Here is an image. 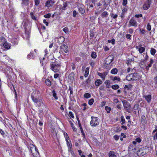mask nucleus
Segmentation results:
<instances>
[{"label":"nucleus","instance_id":"f257e3e1","mask_svg":"<svg viewBox=\"0 0 157 157\" xmlns=\"http://www.w3.org/2000/svg\"><path fill=\"white\" fill-rule=\"evenodd\" d=\"M0 41L1 44L2 45V49H4L3 48H4V50L5 51L8 50L10 48V44L7 42L4 37L2 36L0 37Z\"/></svg>","mask_w":157,"mask_h":157},{"label":"nucleus","instance_id":"f03ea898","mask_svg":"<svg viewBox=\"0 0 157 157\" xmlns=\"http://www.w3.org/2000/svg\"><path fill=\"white\" fill-rule=\"evenodd\" d=\"M50 69L55 73L58 72L60 69L61 66L56 62L52 63L50 64Z\"/></svg>","mask_w":157,"mask_h":157},{"label":"nucleus","instance_id":"7ed1b4c3","mask_svg":"<svg viewBox=\"0 0 157 157\" xmlns=\"http://www.w3.org/2000/svg\"><path fill=\"white\" fill-rule=\"evenodd\" d=\"M24 27L25 30L26 34L29 35L30 33L31 26L27 21L24 20L22 22Z\"/></svg>","mask_w":157,"mask_h":157},{"label":"nucleus","instance_id":"20e7f679","mask_svg":"<svg viewBox=\"0 0 157 157\" xmlns=\"http://www.w3.org/2000/svg\"><path fill=\"white\" fill-rule=\"evenodd\" d=\"M126 79L128 81L136 80L139 79L136 73H133L129 74L126 77Z\"/></svg>","mask_w":157,"mask_h":157},{"label":"nucleus","instance_id":"39448f33","mask_svg":"<svg viewBox=\"0 0 157 157\" xmlns=\"http://www.w3.org/2000/svg\"><path fill=\"white\" fill-rule=\"evenodd\" d=\"M90 122V124L91 126L96 127L99 124V121L98 117L92 116Z\"/></svg>","mask_w":157,"mask_h":157},{"label":"nucleus","instance_id":"423d86ee","mask_svg":"<svg viewBox=\"0 0 157 157\" xmlns=\"http://www.w3.org/2000/svg\"><path fill=\"white\" fill-rule=\"evenodd\" d=\"M122 101L125 110L129 113H130L129 111L131 108L130 104L125 100H122Z\"/></svg>","mask_w":157,"mask_h":157},{"label":"nucleus","instance_id":"0eeeda50","mask_svg":"<svg viewBox=\"0 0 157 157\" xmlns=\"http://www.w3.org/2000/svg\"><path fill=\"white\" fill-rule=\"evenodd\" d=\"M137 26V24L136 20L133 17H132L129 20L128 26L130 27L131 26L136 27Z\"/></svg>","mask_w":157,"mask_h":157},{"label":"nucleus","instance_id":"6e6552de","mask_svg":"<svg viewBox=\"0 0 157 157\" xmlns=\"http://www.w3.org/2000/svg\"><path fill=\"white\" fill-rule=\"evenodd\" d=\"M147 147L142 148L138 151V154L140 156H144L147 153L146 150Z\"/></svg>","mask_w":157,"mask_h":157},{"label":"nucleus","instance_id":"1a4fd4ad","mask_svg":"<svg viewBox=\"0 0 157 157\" xmlns=\"http://www.w3.org/2000/svg\"><path fill=\"white\" fill-rule=\"evenodd\" d=\"M61 52L63 53H67L68 52V48L67 46L63 44L60 47Z\"/></svg>","mask_w":157,"mask_h":157},{"label":"nucleus","instance_id":"9d476101","mask_svg":"<svg viewBox=\"0 0 157 157\" xmlns=\"http://www.w3.org/2000/svg\"><path fill=\"white\" fill-rule=\"evenodd\" d=\"M152 0H147L144 4L143 8L144 10H147L148 9L151 3Z\"/></svg>","mask_w":157,"mask_h":157},{"label":"nucleus","instance_id":"9b49d317","mask_svg":"<svg viewBox=\"0 0 157 157\" xmlns=\"http://www.w3.org/2000/svg\"><path fill=\"white\" fill-rule=\"evenodd\" d=\"M113 58L111 56H109L105 60V63L107 65L109 64L113 60Z\"/></svg>","mask_w":157,"mask_h":157},{"label":"nucleus","instance_id":"f8f14e48","mask_svg":"<svg viewBox=\"0 0 157 157\" xmlns=\"http://www.w3.org/2000/svg\"><path fill=\"white\" fill-rule=\"evenodd\" d=\"M54 0H49L47 1L45 3V6L49 7L53 6L55 2Z\"/></svg>","mask_w":157,"mask_h":157},{"label":"nucleus","instance_id":"ddd939ff","mask_svg":"<svg viewBox=\"0 0 157 157\" xmlns=\"http://www.w3.org/2000/svg\"><path fill=\"white\" fill-rule=\"evenodd\" d=\"M107 73L106 72H104L102 73H100V72L98 73V75L100 76L103 80H105V78L106 76L107 75Z\"/></svg>","mask_w":157,"mask_h":157},{"label":"nucleus","instance_id":"4468645a","mask_svg":"<svg viewBox=\"0 0 157 157\" xmlns=\"http://www.w3.org/2000/svg\"><path fill=\"white\" fill-rule=\"evenodd\" d=\"M136 49H138V50L140 53H142L145 50V48L141 46H140L139 48H138V46H136Z\"/></svg>","mask_w":157,"mask_h":157},{"label":"nucleus","instance_id":"2eb2a0df","mask_svg":"<svg viewBox=\"0 0 157 157\" xmlns=\"http://www.w3.org/2000/svg\"><path fill=\"white\" fill-rule=\"evenodd\" d=\"M67 6V2L64 3L63 5V6L61 5V6L60 7V9L61 10H65Z\"/></svg>","mask_w":157,"mask_h":157},{"label":"nucleus","instance_id":"dca6fc26","mask_svg":"<svg viewBox=\"0 0 157 157\" xmlns=\"http://www.w3.org/2000/svg\"><path fill=\"white\" fill-rule=\"evenodd\" d=\"M109 157H117L115 155V152L113 151H110L109 153Z\"/></svg>","mask_w":157,"mask_h":157},{"label":"nucleus","instance_id":"f3484780","mask_svg":"<svg viewBox=\"0 0 157 157\" xmlns=\"http://www.w3.org/2000/svg\"><path fill=\"white\" fill-rule=\"evenodd\" d=\"M78 9L79 12L81 14H82L84 13L85 10L83 6L82 7H79Z\"/></svg>","mask_w":157,"mask_h":157},{"label":"nucleus","instance_id":"a211bd4d","mask_svg":"<svg viewBox=\"0 0 157 157\" xmlns=\"http://www.w3.org/2000/svg\"><path fill=\"white\" fill-rule=\"evenodd\" d=\"M145 99L147 101V102L150 103L151 100V96L149 95L144 97Z\"/></svg>","mask_w":157,"mask_h":157},{"label":"nucleus","instance_id":"6ab92c4d","mask_svg":"<svg viewBox=\"0 0 157 157\" xmlns=\"http://www.w3.org/2000/svg\"><path fill=\"white\" fill-rule=\"evenodd\" d=\"M110 78L113 81L117 80L118 81H120L121 80V78L119 77H118L117 76H115L114 77H113V76H110Z\"/></svg>","mask_w":157,"mask_h":157},{"label":"nucleus","instance_id":"aec40b11","mask_svg":"<svg viewBox=\"0 0 157 157\" xmlns=\"http://www.w3.org/2000/svg\"><path fill=\"white\" fill-rule=\"evenodd\" d=\"M108 13L107 11H105L101 13V16L102 17H108Z\"/></svg>","mask_w":157,"mask_h":157},{"label":"nucleus","instance_id":"412c9836","mask_svg":"<svg viewBox=\"0 0 157 157\" xmlns=\"http://www.w3.org/2000/svg\"><path fill=\"white\" fill-rule=\"evenodd\" d=\"M156 132V133L154 135V139L157 140V127L155 126V129L154 130L153 132V133L155 132Z\"/></svg>","mask_w":157,"mask_h":157},{"label":"nucleus","instance_id":"4be33fe9","mask_svg":"<svg viewBox=\"0 0 157 157\" xmlns=\"http://www.w3.org/2000/svg\"><path fill=\"white\" fill-rule=\"evenodd\" d=\"M118 72V70L116 68H115L112 69L111 71V73L115 75L117 74Z\"/></svg>","mask_w":157,"mask_h":157},{"label":"nucleus","instance_id":"5701e85b","mask_svg":"<svg viewBox=\"0 0 157 157\" xmlns=\"http://www.w3.org/2000/svg\"><path fill=\"white\" fill-rule=\"evenodd\" d=\"M101 84L102 81L100 79H98L95 83V85L96 86H99Z\"/></svg>","mask_w":157,"mask_h":157},{"label":"nucleus","instance_id":"b1692460","mask_svg":"<svg viewBox=\"0 0 157 157\" xmlns=\"http://www.w3.org/2000/svg\"><path fill=\"white\" fill-rule=\"evenodd\" d=\"M22 3L24 5L28 6L29 4L30 0H22Z\"/></svg>","mask_w":157,"mask_h":157},{"label":"nucleus","instance_id":"393cba45","mask_svg":"<svg viewBox=\"0 0 157 157\" xmlns=\"http://www.w3.org/2000/svg\"><path fill=\"white\" fill-rule=\"evenodd\" d=\"M32 98L33 101L36 103H38L40 100V99L36 98L32 96Z\"/></svg>","mask_w":157,"mask_h":157},{"label":"nucleus","instance_id":"a878e982","mask_svg":"<svg viewBox=\"0 0 157 157\" xmlns=\"http://www.w3.org/2000/svg\"><path fill=\"white\" fill-rule=\"evenodd\" d=\"M105 84L106 85V87L109 88L110 84V81L109 80H106L105 82Z\"/></svg>","mask_w":157,"mask_h":157},{"label":"nucleus","instance_id":"bb28decb","mask_svg":"<svg viewBox=\"0 0 157 157\" xmlns=\"http://www.w3.org/2000/svg\"><path fill=\"white\" fill-rule=\"evenodd\" d=\"M89 68L88 67H87L86 68L84 74V76L85 77H87L89 73Z\"/></svg>","mask_w":157,"mask_h":157},{"label":"nucleus","instance_id":"cd10ccee","mask_svg":"<svg viewBox=\"0 0 157 157\" xmlns=\"http://www.w3.org/2000/svg\"><path fill=\"white\" fill-rule=\"evenodd\" d=\"M45 83L46 84L49 86H50L51 85V82L49 79H47L46 80Z\"/></svg>","mask_w":157,"mask_h":157},{"label":"nucleus","instance_id":"c85d7f7f","mask_svg":"<svg viewBox=\"0 0 157 157\" xmlns=\"http://www.w3.org/2000/svg\"><path fill=\"white\" fill-rule=\"evenodd\" d=\"M27 57L29 59H33L34 56L32 52H31L30 54L28 55Z\"/></svg>","mask_w":157,"mask_h":157},{"label":"nucleus","instance_id":"c756f323","mask_svg":"<svg viewBox=\"0 0 157 157\" xmlns=\"http://www.w3.org/2000/svg\"><path fill=\"white\" fill-rule=\"evenodd\" d=\"M156 50L153 48H151V53L152 55H154L156 52Z\"/></svg>","mask_w":157,"mask_h":157},{"label":"nucleus","instance_id":"7c9ffc66","mask_svg":"<svg viewBox=\"0 0 157 157\" xmlns=\"http://www.w3.org/2000/svg\"><path fill=\"white\" fill-rule=\"evenodd\" d=\"M146 60L144 59H141L140 63V66L141 65H142V63H143V68H144V67L145 63H146Z\"/></svg>","mask_w":157,"mask_h":157},{"label":"nucleus","instance_id":"2f4dec72","mask_svg":"<svg viewBox=\"0 0 157 157\" xmlns=\"http://www.w3.org/2000/svg\"><path fill=\"white\" fill-rule=\"evenodd\" d=\"M66 139L67 140V146L68 147H70L72 146V144L70 140H69L70 142H69L68 141L67 139V138H66Z\"/></svg>","mask_w":157,"mask_h":157},{"label":"nucleus","instance_id":"473e14b6","mask_svg":"<svg viewBox=\"0 0 157 157\" xmlns=\"http://www.w3.org/2000/svg\"><path fill=\"white\" fill-rule=\"evenodd\" d=\"M112 88L114 90L118 89L119 88V86L117 85H113L111 86Z\"/></svg>","mask_w":157,"mask_h":157},{"label":"nucleus","instance_id":"72a5a7b5","mask_svg":"<svg viewBox=\"0 0 157 157\" xmlns=\"http://www.w3.org/2000/svg\"><path fill=\"white\" fill-rule=\"evenodd\" d=\"M121 122H122L121 123L122 125L125 122V120L124 118V117L123 116H122L121 117Z\"/></svg>","mask_w":157,"mask_h":157},{"label":"nucleus","instance_id":"f704fd0d","mask_svg":"<svg viewBox=\"0 0 157 157\" xmlns=\"http://www.w3.org/2000/svg\"><path fill=\"white\" fill-rule=\"evenodd\" d=\"M84 98H88L90 97L91 95L89 93H85L84 94Z\"/></svg>","mask_w":157,"mask_h":157},{"label":"nucleus","instance_id":"c9c22d12","mask_svg":"<svg viewBox=\"0 0 157 157\" xmlns=\"http://www.w3.org/2000/svg\"><path fill=\"white\" fill-rule=\"evenodd\" d=\"M30 155L28 153H24L22 154V157H30Z\"/></svg>","mask_w":157,"mask_h":157},{"label":"nucleus","instance_id":"e433bc0d","mask_svg":"<svg viewBox=\"0 0 157 157\" xmlns=\"http://www.w3.org/2000/svg\"><path fill=\"white\" fill-rule=\"evenodd\" d=\"M30 14L31 18L33 20H36V18L34 16V13L33 12H31Z\"/></svg>","mask_w":157,"mask_h":157},{"label":"nucleus","instance_id":"4c0bfd02","mask_svg":"<svg viewBox=\"0 0 157 157\" xmlns=\"http://www.w3.org/2000/svg\"><path fill=\"white\" fill-rule=\"evenodd\" d=\"M91 56L93 58H96L97 57L96 53L95 52H93L91 54Z\"/></svg>","mask_w":157,"mask_h":157},{"label":"nucleus","instance_id":"58836bf2","mask_svg":"<svg viewBox=\"0 0 157 157\" xmlns=\"http://www.w3.org/2000/svg\"><path fill=\"white\" fill-rule=\"evenodd\" d=\"M94 101V100L93 98H91L88 101V104L90 105H92Z\"/></svg>","mask_w":157,"mask_h":157},{"label":"nucleus","instance_id":"ea45409f","mask_svg":"<svg viewBox=\"0 0 157 157\" xmlns=\"http://www.w3.org/2000/svg\"><path fill=\"white\" fill-rule=\"evenodd\" d=\"M52 93H53V96L57 100L58 99V97L56 96V91L53 90L52 91Z\"/></svg>","mask_w":157,"mask_h":157},{"label":"nucleus","instance_id":"a19ab883","mask_svg":"<svg viewBox=\"0 0 157 157\" xmlns=\"http://www.w3.org/2000/svg\"><path fill=\"white\" fill-rule=\"evenodd\" d=\"M105 109L107 111V113H110V111L111 110V108L107 106H106L105 107Z\"/></svg>","mask_w":157,"mask_h":157},{"label":"nucleus","instance_id":"79ce46f5","mask_svg":"<svg viewBox=\"0 0 157 157\" xmlns=\"http://www.w3.org/2000/svg\"><path fill=\"white\" fill-rule=\"evenodd\" d=\"M110 15H111V17L113 18L114 19L116 18L118 16L117 15L113 13H111Z\"/></svg>","mask_w":157,"mask_h":157},{"label":"nucleus","instance_id":"37998d69","mask_svg":"<svg viewBox=\"0 0 157 157\" xmlns=\"http://www.w3.org/2000/svg\"><path fill=\"white\" fill-rule=\"evenodd\" d=\"M147 29L149 31H150L151 30V25L150 23H148L147 24Z\"/></svg>","mask_w":157,"mask_h":157},{"label":"nucleus","instance_id":"c03bdc74","mask_svg":"<svg viewBox=\"0 0 157 157\" xmlns=\"http://www.w3.org/2000/svg\"><path fill=\"white\" fill-rule=\"evenodd\" d=\"M115 39H112L111 40H108V43H111L113 44H115Z\"/></svg>","mask_w":157,"mask_h":157},{"label":"nucleus","instance_id":"a18cd8bd","mask_svg":"<svg viewBox=\"0 0 157 157\" xmlns=\"http://www.w3.org/2000/svg\"><path fill=\"white\" fill-rule=\"evenodd\" d=\"M63 30L65 32V33H67L68 32V29L67 27L64 28Z\"/></svg>","mask_w":157,"mask_h":157},{"label":"nucleus","instance_id":"49530a36","mask_svg":"<svg viewBox=\"0 0 157 157\" xmlns=\"http://www.w3.org/2000/svg\"><path fill=\"white\" fill-rule=\"evenodd\" d=\"M35 5L36 6H38L40 2V0H34Z\"/></svg>","mask_w":157,"mask_h":157},{"label":"nucleus","instance_id":"de8ad7c7","mask_svg":"<svg viewBox=\"0 0 157 157\" xmlns=\"http://www.w3.org/2000/svg\"><path fill=\"white\" fill-rule=\"evenodd\" d=\"M69 116H70L71 118H74V116L73 114L72 113V112H71V111H70L69 112Z\"/></svg>","mask_w":157,"mask_h":157},{"label":"nucleus","instance_id":"09e8293b","mask_svg":"<svg viewBox=\"0 0 157 157\" xmlns=\"http://www.w3.org/2000/svg\"><path fill=\"white\" fill-rule=\"evenodd\" d=\"M140 33L142 34H144L145 33V31L144 29H140Z\"/></svg>","mask_w":157,"mask_h":157},{"label":"nucleus","instance_id":"8fccbe9b","mask_svg":"<svg viewBox=\"0 0 157 157\" xmlns=\"http://www.w3.org/2000/svg\"><path fill=\"white\" fill-rule=\"evenodd\" d=\"M135 140L136 141V142H138L139 143H140L141 141V139L139 137H138L137 138H136L135 139Z\"/></svg>","mask_w":157,"mask_h":157},{"label":"nucleus","instance_id":"3c124183","mask_svg":"<svg viewBox=\"0 0 157 157\" xmlns=\"http://www.w3.org/2000/svg\"><path fill=\"white\" fill-rule=\"evenodd\" d=\"M51 14L48 13L44 15V17L46 18H49L51 17Z\"/></svg>","mask_w":157,"mask_h":157},{"label":"nucleus","instance_id":"603ef678","mask_svg":"<svg viewBox=\"0 0 157 157\" xmlns=\"http://www.w3.org/2000/svg\"><path fill=\"white\" fill-rule=\"evenodd\" d=\"M142 17V15L141 14H136L135 15V17L136 18H139L140 17Z\"/></svg>","mask_w":157,"mask_h":157},{"label":"nucleus","instance_id":"864d4df0","mask_svg":"<svg viewBox=\"0 0 157 157\" xmlns=\"http://www.w3.org/2000/svg\"><path fill=\"white\" fill-rule=\"evenodd\" d=\"M127 3V0H123L122 5L124 6H125Z\"/></svg>","mask_w":157,"mask_h":157},{"label":"nucleus","instance_id":"5fc2aeb1","mask_svg":"<svg viewBox=\"0 0 157 157\" xmlns=\"http://www.w3.org/2000/svg\"><path fill=\"white\" fill-rule=\"evenodd\" d=\"M68 147V151L69 152H71L73 151V149L72 148V146L69 147Z\"/></svg>","mask_w":157,"mask_h":157},{"label":"nucleus","instance_id":"6e6d98bb","mask_svg":"<svg viewBox=\"0 0 157 157\" xmlns=\"http://www.w3.org/2000/svg\"><path fill=\"white\" fill-rule=\"evenodd\" d=\"M77 12L75 10H74L73 11V16L74 17H76L77 14Z\"/></svg>","mask_w":157,"mask_h":157},{"label":"nucleus","instance_id":"4d7b16f0","mask_svg":"<svg viewBox=\"0 0 157 157\" xmlns=\"http://www.w3.org/2000/svg\"><path fill=\"white\" fill-rule=\"evenodd\" d=\"M102 2V3H104V4H105V2H104L103 1H100L99 3H98V6H101L102 5V4L101 3V2Z\"/></svg>","mask_w":157,"mask_h":157},{"label":"nucleus","instance_id":"13d9d810","mask_svg":"<svg viewBox=\"0 0 157 157\" xmlns=\"http://www.w3.org/2000/svg\"><path fill=\"white\" fill-rule=\"evenodd\" d=\"M114 139L116 140H117L119 139V137L118 136L115 135L113 136Z\"/></svg>","mask_w":157,"mask_h":157},{"label":"nucleus","instance_id":"bf43d9fd","mask_svg":"<svg viewBox=\"0 0 157 157\" xmlns=\"http://www.w3.org/2000/svg\"><path fill=\"white\" fill-rule=\"evenodd\" d=\"M131 35L129 34H126V37L128 39H131Z\"/></svg>","mask_w":157,"mask_h":157},{"label":"nucleus","instance_id":"052dcab7","mask_svg":"<svg viewBox=\"0 0 157 157\" xmlns=\"http://www.w3.org/2000/svg\"><path fill=\"white\" fill-rule=\"evenodd\" d=\"M71 66L72 69L73 70H74L75 68V64L74 63H72Z\"/></svg>","mask_w":157,"mask_h":157},{"label":"nucleus","instance_id":"680f3d73","mask_svg":"<svg viewBox=\"0 0 157 157\" xmlns=\"http://www.w3.org/2000/svg\"><path fill=\"white\" fill-rule=\"evenodd\" d=\"M132 61V59H128L126 63L127 64H129Z\"/></svg>","mask_w":157,"mask_h":157},{"label":"nucleus","instance_id":"e2e57ef3","mask_svg":"<svg viewBox=\"0 0 157 157\" xmlns=\"http://www.w3.org/2000/svg\"><path fill=\"white\" fill-rule=\"evenodd\" d=\"M43 22H44V23L47 26H48V22H47V21H46V20H45V19H44V20H43Z\"/></svg>","mask_w":157,"mask_h":157},{"label":"nucleus","instance_id":"0e129e2a","mask_svg":"<svg viewBox=\"0 0 157 157\" xmlns=\"http://www.w3.org/2000/svg\"><path fill=\"white\" fill-rule=\"evenodd\" d=\"M152 65V64H151V63H150L149 64H148V66H147L146 67V69L147 70H148L149 69V67H151Z\"/></svg>","mask_w":157,"mask_h":157},{"label":"nucleus","instance_id":"69168bd1","mask_svg":"<svg viewBox=\"0 0 157 157\" xmlns=\"http://www.w3.org/2000/svg\"><path fill=\"white\" fill-rule=\"evenodd\" d=\"M59 74H55L54 75V77L55 78H58V77L59 76Z\"/></svg>","mask_w":157,"mask_h":157},{"label":"nucleus","instance_id":"338daca9","mask_svg":"<svg viewBox=\"0 0 157 157\" xmlns=\"http://www.w3.org/2000/svg\"><path fill=\"white\" fill-rule=\"evenodd\" d=\"M133 32V30L132 29H129V33L132 34Z\"/></svg>","mask_w":157,"mask_h":157},{"label":"nucleus","instance_id":"774afa93","mask_svg":"<svg viewBox=\"0 0 157 157\" xmlns=\"http://www.w3.org/2000/svg\"><path fill=\"white\" fill-rule=\"evenodd\" d=\"M90 65L93 67L94 65V63L93 62H91L90 63Z\"/></svg>","mask_w":157,"mask_h":157}]
</instances>
